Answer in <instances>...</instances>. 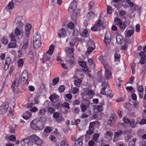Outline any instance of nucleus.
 Here are the masks:
<instances>
[{
    "mask_svg": "<svg viewBox=\"0 0 146 146\" xmlns=\"http://www.w3.org/2000/svg\"><path fill=\"white\" fill-rule=\"evenodd\" d=\"M45 123V119L41 117L39 119L33 120L31 123V126L33 129L41 130L44 128Z\"/></svg>",
    "mask_w": 146,
    "mask_h": 146,
    "instance_id": "1",
    "label": "nucleus"
},
{
    "mask_svg": "<svg viewBox=\"0 0 146 146\" xmlns=\"http://www.w3.org/2000/svg\"><path fill=\"white\" fill-rule=\"evenodd\" d=\"M28 78L27 71L26 70H24L22 73L21 76V84L25 86L28 85L29 83Z\"/></svg>",
    "mask_w": 146,
    "mask_h": 146,
    "instance_id": "2",
    "label": "nucleus"
},
{
    "mask_svg": "<svg viewBox=\"0 0 146 146\" xmlns=\"http://www.w3.org/2000/svg\"><path fill=\"white\" fill-rule=\"evenodd\" d=\"M21 144L22 146H32L33 142L31 137L30 139L26 138L22 139L21 142Z\"/></svg>",
    "mask_w": 146,
    "mask_h": 146,
    "instance_id": "3",
    "label": "nucleus"
},
{
    "mask_svg": "<svg viewBox=\"0 0 146 146\" xmlns=\"http://www.w3.org/2000/svg\"><path fill=\"white\" fill-rule=\"evenodd\" d=\"M31 140L33 142L37 145H40L42 143V141L35 135H33L31 136Z\"/></svg>",
    "mask_w": 146,
    "mask_h": 146,
    "instance_id": "4",
    "label": "nucleus"
},
{
    "mask_svg": "<svg viewBox=\"0 0 146 146\" xmlns=\"http://www.w3.org/2000/svg\"><path fill=\"white\" fill-rule=\"evenodd\" d=\"M22 17L19 16L17 17L15 20L14 23L15 24L17 27H23L24 25V23L22 22Z\"/></svg>",
    "mask_w": 146,
    "mask_h": 146,
    "instance_id": "5",
    "label": "nucleus"
},
{
    "mask_svg": "<svg viewBox=\"0 0 146 146\" xmlns=\"http://www.w3.org/2000/svg\"><path fill=\"white\" fill-rule=\"evenodd\" d=\"M22 27H17L15 30V34L16 36H20L21 38L23 36L24 31Z\"/></svg>",
    "mask_w": 146,
    "mask_h": 146,
    "instance_id": "6",
    "label": "nucleus"
},
{
    "mask_svg": "<svg viewBox=\"0 0 146 146\" xmlns=\"http://www.w3.org/2000/svg\"><path fill=\"white\" fill-rule=\"evenodd\" d=\"M103 64L104 66L105 69V77L107 80L109 79L111 77V73L108 69V65L107 64H105L104 63Z\"/></svg>",
    "mask_w": 146,
    "mask_h": 146,
    "instance_id": "7",
    "label": "nucleus"
},
{
    "mask_svg": "<svg viewBox=\"0 0 146 146\" xmlns=\"http://www.w3.org/2000/svg\"><path fill=\"white\" fill-rule=\"evenodd\" d=\"M77 6L76 2V1H73L70 3V7L68 9V11L74 13Z\"/></svg>",
    "mask_w": 146,
    "mask_h": 146,
    "instance_id": "8",
    "label": "nucleus"
},
{
    "mask_svg": "<svg viewBox=\"0 0 146 146\" xmlns=\"http://www.w3.org/2000/svg\"><path fill=\"white\" fill-rule=\"evenodd\" d=\"M84 137L83 135L81 136L75 140L74 146H82V141L84 138Z\"/></svg>",
    "mask_w": 146,
    "mask_h": 146,
    "instance_id": "9",
    "label": "nucleus"
},
{
    "mask_svg": "<svg viewBox=\"0 0 146 146\" xmlns=\"http://www.w3.org/2000/svg\"><path fill=\"white\" fill-rule=\"evenodd\" d=\"M58 35L59 37L64 38L67 36V33L65 29H62L58 32Z\"/></svg>",
    "mask_w": 146,
    "mask_h": 146,
    "instance_id": "10",
    "label": "nucleus"
},
{
    "mask_svg": "<svg viewBox=\"0 0 146 146\" xmlns=\"http://www.w3.org/2000/svg\"><path fill=\"white\" fill-rule=\"evenodd\" d=\"M139 55L141 57L140 59V62L141 64H143L145 62L146 60V55L144 52H143L141 51L139 53Z\"/></svg>",
    "mask_w": 146,
    "mask_h": 146,
    "instance_id": "11",
    "label": "nucleus"
},
{
    "mask_svg": "<svg viewBox=\"0 0 146 146\" xmlns=\"http://www.w3.org/2000/svg\"><path fill=\"white\" fill-rule=\"evenodd\" d=\"M117 116L115 114H112L108 121V124L109 125H111L117 119Z\"/></svg>",
    "mask_w": 146,
    "mask_h": 146,
    "instance_id": "12",
    "label": "nucleus"
},
{
    "mask_svg": "<svg viewBox=\"0 0 146 146\" xmlns=\"http://www.w3.org/2000/svg\"><path fill=\"white\" fill-rule=\"evenodd\" d=\"M20 78V77L15 78V81L13 82L12 85L11 86L12 88H17L19 86Z\"/></svg>",
    "mask_w": 146,
    "mask_h": 146,
    "instance_id": "13",
    "label": "nucleus"
},
{
    "mask_svg": "<svg viewBox=\"0 0 146 146\" xmlns=\"http://www.w3.org/2000/svg\"><path fill=\"white\" fill-rule=\"evenodd\" d=\"M50 55H50L49 54L46 52L45 55L43 56V57L41 59V60L42 62L43 63H44L47 61L50 60L51 58Z\"/></svg>",
    "mask_w": 146,
    "mask_h": 146,
    "instance_id": "14",
    "label": "nucleus"
},
{
    "mask_svg": "<svg viewBox=\"0 0 146 146\" xmlns=\"http://www.w3.org/2000/svg\"><path fill=\"white\" fill-rule=\"evenodd\" d=\"M94 130V129L89 128L88 130L87 131L85 135L86 139H89L90 138V135L93 133Z\"/></svg>",
    "mask_w": 146,
    "mask_h": 146,
    "instance_id": "15",
    "label": "nucleus"
},
{
    "mask_svg": "<svg viewBox=\"0 0 146 146\" xmlns=\"http://www.w3.org/2000/svg\"><path fill=\"white\" fill-rule=\"evenodd\" d=\"M116 39L117 43L119 44L121 43L123 41V38L120 35H118L116 37Z\"/></svg>",
    "mask_w": 146,
    "mask_h": 146,
    "instance_id": "16",
    "label": "nucleus"
},
{
    "mask_svg": "<svg viewBox=\"0 0 146 146\" xmlns=\"http://www.w3.org/2000/svg\"><path fill=\"white\" fill-rule=\"evenodd\" d=\"M28 38H25L23 40V46L22 47V49L25 50L26 49L28 46Z\"/></svg>",
    "mask_w": 146,
    "mask_h": 146,
    "instance_id": "17",
    "label": "nucleus"
},
{
    "mask_svg": "<svg viewBox=\"0 0 146 146\" xmlns=\"http://www.w3.org/2000/svg\"><path fill=\"white\" fill-rule=\"evenodd\" d=\"M41 43L40 41H33V46L34 48L36 49H38L41 46Z\"/></svg>",
    "mask_w": 146,
    "mask_h": 146,
    "instance_id": "18",
    "label": "nucleus"
},
{
    "mask_svg": "<svg viewBox=\"0 0 146 146\" xmlns=\"http://www.w3.org/2000/svg\"><path fill=\"white\" fill-rule=\"evenodd\" d=\"M80 64L83 68L84 71L87 72L88 70V68L86 65V63L84 61H81L80 62Z\"/></svg>",
    "mask_w": 146,
    "mask_h": 146,
    "instance_id": "19",
    "label": "nucleus"
},
{
    "mask_svg": "<svg viewBox=\"0 0 146 146\" xmlns=\"http://www.w3.org/2000/svg\"><path fill=\"white\" fill-rule=\"evenodd\" d=\"M32 114L29 111H26L23 116V117L25 119H29L31 116Z\"/></svg>",
    "mask_w": 146,
    "mask_h": 146,
    "instance_id": "20",
    "label": "nucleus"
},
{
    "mask_svg": "<svg viewBox=\"0 0 146 146\" xmlns=\"http://www.w3.org/2000/svg\"><path fill=\"white\" fill-rule=\"evenodd\" d=\"M40 39L41 36L38 33H36L34 35L33 41H40Z\"/></svg>",
    "mask_w": 146,
    "mask_h": 146,
    "instance_id": "21",
    "label": "nucleus"
},
{
    "mask_svg": "<svg viewBox=\"0 0 146 146\" xmlns=\"http://www.w3.org/2000/svg\"><path fill=\"white\" fill-rule=\"evenodd\" d=\"M87 16L88 19L92 20L94 18L95 15L93 11H91L88 13Z\"/></svg>",
    "mask_w": 146,
    "mask_h": 146,
    "instance_id": "22",
    "label": "nucleus"
},
{
    "mask_svg": "<svg viewBox=\"0 0 146 146\" xmlns=\"http://www.w3.org/2000/svg\"><path fill=\"white\" fill-rule=\"evenodd\" d=\"M65 51L67 56L69 54L71 55L72 54H73L74 52L73 48H70L69 47H67L65 48Z\"/></svg>",
    "mask_w": 146,
    "mask_h": 146,
    "instance_id": "23",
    "label": "nucleus"
},
{
    "mask_svg": "<svg viewBox=\"0 0 146 146\" xmlns=\"http://www.w3.org/2000/svg\"><path fill=\"white\" fill-rule=\"evenodd\" d=\"M16 127V125L15 124H12L9 127V132L10 133H13L15 132V128Z\"/></svg>",
    "mask_w": 146,
    "mask_h": 146,
    "instance_id": "24",
    "label": "nucleus"
},
{
    "mask_svg": "<svg viewBox=\"0 0 146 146\" xmlns=\"http://www.w3.org/2000/svg\"><path fill=\"white\" fill-rule=\"evenodd\" d=\"M119 26L121 31H123L126 28L127 25L124 22H122L120 24Z\"/></svg>",
    "mask_w": 146,
    "mask_h": 146,
    "instance_id": "25",
    "label": "nucleus"
},
{
    "mask_svg": "<svg viewBox=\"0 0 146 146\" xmlns=\"http://www.w3.org/2000/svg\"><path fill=\"white\" fill-rule=\"evenodd\" d=\"M137 139L135 138H133L130 141L128 145V146H135V142Z\"/></svg>",
    "mask_w": 146,
    "mask_h": 146,
    "instance_id": "26",
    "label": "nucleus"
},
{
    "mask_svg": "<svg viewBox=\"0 0 146 146\" xmlns=\"http://www.w3.org/2000/svg\"><path fill=\"white\" fill-rule=\"evenodd\" d=\"M123 134V131L121 130H119L115 132L114 134V136L116 137H118L119 136H121Z\"/></svg>",
    "mask_w": 146,
    "mask_h": 146,
    "instance_id": "27",
    "label": "nucleus"
},
{
    "mask_svg": "<svg viewBox=\"0 0 146 146\" xmlns=\"http://www.w3.org/2000/svg\"><path fill=\"white\" fill-rule=\"evenodd\" d=\"M54 48V46L52 45H51L50 46L49 50L46 52L47 53L51 55L53 52Z\"/></svg>",
    "mask_w": 146,
    "mask_h": 146,
    "instance_id": "28",
    "label": "nucleus"
},
{
    "mask_svg": "<svg viewBox=\"0 0 146 146\" xmlns=\"http://www.w3.org/2000/svg\"><path fill=\"white\" fill-rule=\"evenodd\" d=\"M82 83V81L80 79L75 80L74 81V84L77 87H80Z\"/></svg>",
    "mask_w": 146,
    "mask_h": 146,
    "instance_id": "29",
    "label": "nucleus"
},
{
    "mask_svg": "<svg viewBox=\"0 0 146 146\" xmlns=\"http://www.w3.org/2000/svg\"><path fill=\"white\" fill-rule=\"evenodd\" d=\"M70 59L68 61V63L70 65H72L74 64V57L73 56L71 55L70 56Z\"/></svg>",
    "mask_w": 146,
    "mask_h": 146,
    "instance_id": "30",
    "label": "nucleus"
},
{
    "mask_svg": "<svg viewBox=\"0 0 146 146\" xmlns=\"http://www.w3.org/2000/svg\"><path fill=\"white\" fill-rule=\"evenodd\" d=\"M46 112V110L45 109L43 108L40 110L38 114L41 116L44 115L45 114Z\"/></svg>",
    "mask_w": 146,
    "mask_h": 146,
    "instance_id": "31",
    "label": "nucleus"
},
{
    "mask_svg": "<svg viewBox=\"0 0 146 146\" xmlns=\"http://www.w3.org/2000/svg\"><path fill=\"white\" fill-rule=\"evenodd\" d=\"M134 33V31L133 30H128L127 31V33L126 34V36L130 37L133 35Z\"/></svg>",
    "mask_w": 146,
    "mask_h": 146,
    "instance_id": "32",
    "label": "nucleus"
},
{
    "mask_svg": "<svg viewBox=\"0 0 146 146\" xmlns=\"http://www.w3.org/2000/svg\"><path fill=\"white\" fill-rule=\"evenodd\" d=\"M129 123L130 126L134 128L136 126V123H135L134 119H133L131 120Z\"/></svg>",
    "mask_w": 146,
    "mask_h": 146,
    "instance_id": "33",
    "label": "nucleus"
},
{
    "mask_svg": "<svg viewBox=\"0 0 146 146\" xmlns=\"http://www.w3.org/2000/svg\"><path fill=\"white\" fill-rule=\"evenodd\" d=\"M1 41L2 43L5 45H7L8 43V40L7 38L4 36H3L2 38Z\"/></svg>",
    "mask_w": 146,
    "mask_h": 146,
    "instance_id": "34",
    "label": "nucleus"
},
{
    "mask_svg": "<svg viewBox=\"0 0 146 146\" xmlns=\"http://www.w3.org/2000/svg\"><path fill=\"white\" fill-rule=\"evenodd\" d=\"M79 91V89L78 88L74 87L73 88L72 90H71L70 92L72 93L73 94H76L78 93Z\"/></svg>",
    "mask_w": 146,
    "mask_h": 146,
    "instance_id": "35",
    "label": "nucleus"
},
{
    "mask_svg": "<svg viewBox=\"0 0 146 146\" xmlns=\"http://www.w3.org/2000/svg\"><path fill=\"white\" fill-rule=\"evenodd\" d=\"M57 96L56 94H52L49 97L50 100L52 101L56 99Z\"/></svg>",
    "mask_w": 146,
    "mask_h": 146,
    "instance_id": "36",
    "label": "nucleus"
},
{
    "mask_svg": "<svg viewBox=\"0 0 146 146\" xmlns=\"http://www.w3.org/2000/svg\"><path fill=\"white\" fill-rule=\"evenodd\" d=\"M31 28V26L29 23L27 24L25 27V31H30Z\"/></svg>",
    "mask_w": 146,
    "mask_h": 146,
    "instance_id": "37",
    "label": "nucleus"
},
{
    "mask_svg": "<svg viewBox=\"0 0 146 146\" xmlns=\"http://www.w3.org/2000/svg\"><path fill=\"white\" fill-rule=\"evenodd\" d=\"M104 105L103 103H101L100 105H98L97 109L98 111L100 112L102 111L103 110V107L102 106Z\"/></svg>",
    "mask_w": 146,
    "mask_h": 146,
    "instance_id": "38",
    "label": "nucleus"
},
{
    "mask_svg": "<svg viewBox=\"0 0 146 146\" xmlns=\"http://www.w3.org/2000/svg\"><path fill=\"white\" fill-rule=\"evenodd\" d=\"M55 109L54 108L49 107L48 109V112L51 114H52L55 111Z\"/></svg>",
    "mask_w": 146,
    "mask_h": 146,
    "instance_id": "39",
    "label": "nucleus"
},
{
    "mask_svg": "<svg viewBox=\"0 0 146 146\" xmlns=\"http://www.w3.org/2000/svg\"><path fill=\"white\" fill-rule=\"evenodd\" d=\"M102 88H105V89L106 88L108 89L109 88L108 83L105 81H104L102 83Z\"/></svg>",
    "mask_w": 146,
    "mask_h": 146,
    "instance_id": "40",
    "label": "nucleus"
},
{
    "mask_svg": "<svg viewBox=\"0 0 146 146\" xmlns=\"http://www.w3.org/2000/svg\"><path fill=\"white\" fill-rule=\"evenodd\" d=\"M7 110L2 107H0V114H3L5 113Z\"/></svg>",
    "mask_w": 146,
    "mask_h": 146,
    "instance_id": "41",
    "label": "nucleus"
},
{
    "mask_svg": "<svg viewBox=\"0 0 146 146\" xmlns=\"http://www.w3.org/2000/svg\"><path fill=\"white\" fill-rule=\"evenodd\" d=\"M24 64V61L22 59H20L18 62V64L19 67H22Z\"/></svg>",
    "mask_w": 146,
    "mask_h": 146,
    "instance_id": "42",
    "label": "nucleus"
},
{
    "mask_svg": "<svg viewBox=\"0 0 146 146\" xmlns=\"http://www.w3.org/2000/svg\"><path fill=\"white\" fill-rule=\"evenodd\" d=\"M98 21L97 23L96 26L97 27H100V26L102 27V25H103V23L100 17L98 19Z\"/></svg>",
    "mask_w": 146,
    "mask_h": 146,
    "instance_id": "43",
    "label": "nucleus"
},
{
    "mask_svg": "<svg viewBox=\"0 0 146 146\" xmlns=\"http://www.w3.org/2000/svg\"><path fill=\"white\" fill-rule=\"evenodd\" d=\"M59 80V78H58L54 79L53 80L52 85L55 86V85L56 84L58 83Z\"/></svg>",
    "mask_w": 146,
    "mask_h": 146,
    "instance_id": "44",
    "label": "nucleus"
},
{
    "mask_svg": "<svg viewBox=\"0 0 146 146\" xmlns=\"http://www.w3.org/2000/svg\"><path fill=\"white\" fill-rule=\"evenodd\" d=\"M94 50V48L92 47L89 46L88 47L86 51V53L89 55Z\"/></svg>",
    "mask_w": 146,
    "mask_h": 146,
    "instance_id": "45",
    "label": "nucleus"
},
{
    "mask_svg": "<svg viewBox=\"0 0 146 146\" xmlns=\"http://www.w3.org/2000/svg\"><path fill=\"white\" fill-rule=\"evenodd\" d=\"M120 54L118 53H116L115 54L114 57H115V62L116 61H119V59L120 58Z\"/></svg>",
    "mask_w": 146,
    "mask_h": 146,
    "instance_id": "46",
    "label": "nucleus"
},
{
    "mask_svg": "<svg viewBox=\"0 0 146 146\" xmlns=\"http://www.w3.org/2000/svg\"><path fill=\"white\" fill-rule=\"evenodd\" d=\"M61 106L67 109H69L70 108L69 104L67 102H64L61 104Z\"/></svg>",
    "mask_w": 146,
    "mask_h": 146,
    "instance_id": "47",
    "label": "nucleus"
},
{
    "mask_svg": "<svg viewBox=\"0 0 146 146\" xmlns=\"http://www.w3.org/2000/svg\"><path fill=\"white\" fill-rule=\"evenodd\" d=\"M80 106L81 110L82 112L84 111L87 108V106L85 105L82 104L80 105Z\"/></svg>",
    "mask_w": 146,
    "mask_h": 146,
    "instance_id": "48",
    "label": "nucleus"
},
{
    "mask_svg": "<svg viewBox=\"0 0 146 146\" xmlns=\"http://www.w3.org/2000/svg\"><path fill=\"white\" fill-rule=\"evenodd\" d=\"M72 110L73 112L75 113H78L80 111L79 108L76 107H74L72 108Z\"/></svg>",
    "mask_w": 146,
    "mask_h": 146,
    "instance_id": "49",
    "label": "nucleus"
},
{
    "mask_svg": "<svg viewBox=\"0 0 146 146\" xmlns=\"http://www.w3.org/2000/svg\"><path fill=\"white\" fill-rule=\"evenodd\" d=\"M114 21L116 23V24L117 25H118L119 26L121 23L122 22L121 20L118 18H115L114 20Z\"/></svg>",
    "mask_w": 146,
    "mask_h": 146,
    "instance_id": "50",
    "label": "nucleus"
},
{
    "mask_svg": "<svg viewBox=\"0 0 146 146\" xmlns=\"http://www.w3.org/2000/svg\"><path fill=\"white\" fill-rule=\"evenodd\" d=\"M53 115L54 118L56 119H58L60 117V114L59 113L56 112L53 113Z\"/></svg>",
    "mask_w": 146,
    "mask_h": 146,
    "instance_id": "51",
    "label": "nucleus"
},
{
    "mask_svg": "<svg viewBox=\"0 0 146 146\" xmlns=\"http://www.w3.org/2000/svg\"><path fill=\"white\" fill-rule=\"evenodd\" d=\"M107 13L108 14H111L112 12V9L111 7L108 5H107Z\"/></svg>",
    "mask_w": 146,
    "mask_h": 146,
    "instance_id": "52",
    "label": "nucleus"
},
{
    "mask_svg": "<svg viewBox=\"0 0 146 146\" xmlns=\"http://www.w3.org/2000/svg\"><path fill=\"white\" fill-rule=\"evenodd\" d=\"M65 89V87L64 85H61L58 88V90L60 92H63Z\"/></svg>",
    "mask_w": 146,
    "mask_h": 146,
    "instance_id": "53",
    "label": "nucleus"
},
{
    "mask_svg": "<svg viewBox=\"0 0 146 146\" xmlns=\"http://www.w3.org/2000/svg\"><path fill=\"white\" fill-rule=\"evenodd\" d=\"M1 107H2L7 110L9 107L8 104L7 102H5L2 105Z\"/></svg>",
    "mask_w": 146,
    "mask_h": 146,
    "instance_id": "54",
    "label": "nucleus"
},
{
    "mask_svg": "<svg viewBox=\"0 0 146 146\" xmlns=\"http://www.w3.org/2000/svg\"><path fill=\"white\" fill-rule=\"evenodd\" d=\"M130 133V131L128 129H126L123 131V134L124 136L128 135Z\"/></svg>",
    "mask_w": 146,
    "mask_h": 146,
    "instance_id": "55",
    "label": "nucleus"
},
{
    "mask_svg": "<svg viewBox=\"0 0 146 146\" xmlns=\"http://www.w3.org/2000/svg\"><path fill=\"white\" fill-rule=\"evenodd\" d=\"M60 146H68L67 142L65 140H63L61 141Z\"/></svg>",
    "mask_w": 146,
    "mask_h": 146,
    "instance_id": "56",
    "label": "nucleus"
},
{
    "mask_svg": "<svg viewBox=\"0 0 146 146\" xmlns=\"http://www.w3.org/2000/svg\"><path fill=\"white\" fill-rule=\"evenodd\" d=\"M14 4L12 2L10 3L8 5V8L9 9H12L14 7Z\"/></svg>",
    "mask_w": 146,
    "mask_h": 146,
    "instance_id": "57",
    "label": "nucleus"
},
{
    "mask_svg": "<svg viewBox=\"0 0 146 146\" xmlns=\"http://www.w3.org/2000/svg\"><path fill=\"white\" fill-rule=\"evenodd\" d=\"M52 131L51 128L48 127H45L44 129V131L47 133L50 132Z\"/></svg>",
    "mask_w": 146,
    "mask_h": 146,
    "instance_id": "58",
    "label": "nucleus"
},
{
    "mask_svg": "<svg viewBox=\"0 0 146 146\" xmlns=\"http://www.w3.org/2000/svg\"><path fill=\"white\" fill-rule=\"evenodd\" d=\"M111 38H106L104 39V42L106 45L109 44L111 41Z\"/></svg>",
    "mask_w": 146,
    "mask_h": 146,
    "instance_id": "59",
    "label": "nucleus"
},
{
    "mask_svg": "<svg viewBox=\"0 0 146 146\" xmlns=\"http://www.w3.org/2000/svg\"><path fill=\"white\" fill-rule=\"evenodd\" d=\"M94 5V3L92 1L90 2L88 4L89 9L90 10H92V7Z\"/></svg>",
    "mask_w": 146,
    "mask_h": 146,
    "instance_id": "60",
    "label": "nucleus"
},
{
    "mask_svg": "<svg viewBox=\"0 0 146 146\" xmlns=\"http://www.w3.org/2000/svg\"><path fill=\"white\" fill-rule=\"evenodd\" d=\"M119 15L121 16H124L126 14L125 11L123 10H121L119 11Z\"/></svg>",
    "mask_w": 146,
    "mask_h": 146,
    "instance_id": "61",
    "label": "nucleus"
},
{
    "mask_svg": "<svg viewBox=\"0 0 146 146\" xmlns=\"http://www.w3.org/2000/svg\"><path fill=\"white\" fill-rule=\"evenodd\" d=\"M9 139L10 141H14L16 140L15 137L13 135H11L10 136L9 138Z\"/></svg>",
    "mask_w": 146,
    "mask_h": 146,
    "instance_id": "62",
    "label": "nucleus"
},
{
    "mask_svg": "<svg viewBox=\"0 0 146 146\" xmlns=\"http://www.w3.org/2000/svg\"><path fill=\"white\" fill-rule=\"evenodd\" d=\"M64 119L63 117H61L60 119H57L56 120V121L58 123H61L64 121Z\"/></svg>",
    "mask_w": 146,
    "mask_h": 146,
    "instance_id": "63",
    "label": "nucleus"
},
{
    "mask_svg": "<svg viewBox=\"0 0 146 146\" xmlns=\"http://www.w3.org/2000/svg\"><path fill=\"white\" fill-rule=\"evenodd\" d=\"M68 27L71 29H73L74 27V24L72 22L69 23L68 24Z\"/></svg>",
    "mask_w": 146,
    "mask_h": 146,
    "instance_id": "64",
    "label": "nucleus"
}]
</instances>
